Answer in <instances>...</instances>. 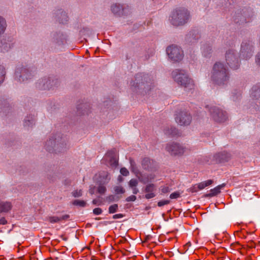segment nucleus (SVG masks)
<instances>
[{"mask_svg": "<svg viewBox=\"0 0 260 260\" xmlns=\"http://www.w3.org/2000/svg\"><path fill=\"white\" fill-rule=\"evenodd\" d=\"M176 122L181 126L189 125L192 119L191 116L185 111H181L176 114L175 117Z\"/></svg>", "mask_w": 260, "mask_h": 260, "instance_id": "0eeeda50", "label": "nucleus"}, {"mask_svg": "<svg viewBox=\"0 0 260 260\" xmlns=\"http://www.w3.org/2000/svg\"><path fill=\"white\" fill-rule=\"evenodd\" d=\"M225 184L223 183L221 185H219L216 187L214 188L213 189H211L210 190V193L208 194L209 197H213L217 195L220 192V190L224 188L225 186Z\"/></svg>", "mask_w": 260, "mask_h": 260, "instance_id": "2eb2a0df", "label": "nucleus"}, {"mask_svg": "<svg viewBox=\"0 0 260 260\" xmlns=\"http://www.w3.org/2000/svg\"><path fill=\"white\" fill-rule=\"evenodd\" d=\"M165 133L167 135L175 136L178 134V131L175 127H171L170 130H166Z\"/></svg>", "mask_w": 260, "mask_h": 260, "instance_id": "412c9836", "label": "nucleus"}, {"mask_svg": "<svg viewBox=\"0 0 260 260\" xmlns=\"http://www.w3.org/2000/svg\"><path fill=\"white\" fill-rule=\"evenodd\" d=\"M7 223V221L4 217H2L0 219V224L5 225Z\"/></svg>", "mask_w": 260, "mask_h": 260, "instance_id": "ea45409f", "label": "nucleus"}, {"mask_svg": "<svg viewBox=\"0 0 260 260\" xmlns=\"http://www.w3.org/2000/svg\"><path fill=\"white\" fill-rule=\"evenodd\" d=\"M118 206L117 204H114L110 206L109 208V213L110 214L114 213L118 210Z\"/></svg>", "mask_w": 260, "mask_h": 260, "instance_id": "5701e85b", "label": "nucleus"}, {"mask_svg": "<svg viewBox=\"0 0 260 260\" xmlns=\"http://www.w3.org/2000/svg\"><path fill=\"white\" fill-rule=\"evenodd\" d=\"M255 61L257 64L260 66V52L257 54Z\"/></svg>", "mask_w": 260, "mask_h": 260, "instance_id": "58836bf2", "label": "nucleus"}, {"mask_svg": "<svg viewBox=\"0 0 260 260\" xmlns=\"http://www.w3.org/2000/svg\"><path fill=\"white\" fill-rule=\"evenodd\" d=\"M213 182V181L212 180H208L207 181L197 184L198 186L197 187H198L199 190H202L206 187L211 185Z\"/></svg>", "mask_w": 260, "mask_h": 260, "instance_id": "f3484780", "label": "nucleus"}, {"mask_svg": "<svg viewBox=\"0 0 260 260\" xmlns=\"http://www.w3.org/2000/svg\"><path fill=\"white\" fill-rule=\"evenodd\" d=\"M235 21L237 22V23H238V21H237L236 19H235Z\"/></svg>", "mask_w": 260, "mask_h": 260, "instance_id": "8fccbe9b", "label": "nucleus"}, {"mask_svg": "<svg viewBox=\"0 0 260 260\" xmlns=\"http://www.w3.org/2000/svg\"><path fill=\"white\" fill-rule=\"evenodd\" d=\"M6 27V23L5 19L0 17V34L3 33Z\"/></svg>", "mask_w": 260, "mask_h": 260, "instance_id": "aec40b11", "label": "nucleus"}, {"mask_svg": "<svg viewBox=\"0 0 260 260\" xmlns=\"http://www.w3.org/2000/svg\"><path fill=\"white\" fill-rule=\"evenodd\" d=\"M124 216L123 214L119 213L115 214L113 216V219H117V218H122Z\"/></svg>", "mask_w": 260, "mask_h": 260, "instance_id": "4c0bfd02", "label": "nucleus"}, {"mask_svg": "<svg viewBox=\"0 0 260 260\" xmlns=\"http://www.w3.org/2000/svg\"><path fill=\"white\" fill-rule=\"evenodd\" d=\"M188 19V12L185 9H179L172 12L170 20L173 25L180 26L185 24Z\"/></svg>", "mask_w": 260, "mask_h": 260, "instance_id": "7ed1b4c3", "label": "nucleus"}, {"mask_svg": "<svg viewBox=\"0 0 260 260\" xmlns=\"http://www.w3.org/2000/svg\"><path fill=\"white\" fill-rule=\"evenodd\" d=\"M99 177L101 179L100 181L103 183H108L111 179L109 174L106 171L100 172L99 173Z\"/></svg>", "mask_w": 260, "mask_h": 260, "instance_id": "4468645a", "label": "nucleus"}, {"mask_svg": "<svg viewBox=\"0 0 260 260\" xmlns=\"http://www.w3.org/2000/svg\"><path fill=\"white\" fill-rule=\"evenodd\" d=\"M92 203L95 205H100L102 202L100 199H95L92 201Z\"/></svg>", "mask_w": 260, "mask_h": 260, "instance_id": "e433bc0d", "label": "nucleus"}, {"mask_svg": "<svg viewBox=\"0 0 260 260\" xmlns=\"http://www.w3.org/2000/svg\"><path fill=\"white\" fill-rule=\"evenodd\" d=\"M153 164V161L149 158H144L142 160V166L144 169H148L150 168Z\"/></svg>", "mask_w": 260, "mask_h": 260, "instance_id": "dca6fc26", "label": "nucleus"}, {"mask_svg": "<svg viewBox=\"0 0 260 260\" xmlns=\"http://www.w3.org/2000/svg\"><path fill=\"white\" fill-rule=\"evenodd\" d=\"M120 173L122 175L126 176L128 175L129 172L126 168H122L120 169Z\"/></svg>", "mask_w": 260, "mask_h": 260, "instance_id": "2f4dec72", "label": "nucleus"}, {"mask_svg": "<svg viewBox=\"0 0 260 260\" xmlns=\"http://www.w3.org/2000/svg\"><path fill=\"white\" fill-rule=\"evenodd\" d=\"M140 78L142 79V76L141 75H137L136 77V80L138 81Z\"/></svg>", "mask_w": 260, "mask_h": 260, "instance_id": "49530a36", "label": "nucleus"}, {"mask_svg": "<svg viewBox=\"0 0 260 260\" xmlns=\"http://www.w3.org/2000/svg\"><path fill=\"white\" fill-rule=\"evenodd\" d=\"M72 194L75 198L80 197L82 195V191L81 189L74 190Z\"/></svg>", "mask_w": 260, "mask_h": 260, "instance_id": "cd10ccee", "label": "nucleus"}, {"mask_svg": "<svg viewBox=\"0 0 260 260\" xmlns=\"http://www.w3.org/2000/svg\"><path fill=\"white\" fill-rule=\"evenodd\" d=\"M253 46L251 42H243L241 44L240 56L246 60L250 58L252 55Z\"/></svg>", "mask_w": 260, "mask_h": 260, "instance_id": "1a4fd4ad", "label": "nucleus"}, {"mask_svg": "<svg viewBox=\"0 0 260 260\" xmlns=\"http://www.w3.org/2000/svg\"><path fill=\"white\" fill-rule=\"evenodd\" d=\"M133 189V193L134 194H137L138 192H139V190L138 188H137L136 187H133L132 188Z\"/></svg>", "mask_w": 260, "mask_h": 260, "instance_id": "79ce46f5", "label": "nucleus"}, {"mask_svg": "<svg viewBox=\"0 0 260 260\" xmlns=\"http://www.w3.org/2000/svg\"><path fill=\"white\" fill-rule=\"evenodd\" d=\"M180 197V193L178 192H174L170 194V198L171 199H177Z\"/></svg>", "mask_w": 260, "mask_h": 260, "instance_id": "7c9ffc66", "label": "nucleus"}, {"mask_svg": "<svg viewBox=\"0 0 260 260\" xmlns=\"http://www.w3.org/2000/svg\"><path fill=\"white\" fill-rule=\"evenodd\" d=\"M155 196V194L154 192H148L146 193L145 194V198L147 199H151Z\"/></svg>", "mask_w": 260, "mask_h": 260, "instance_id": "72a5a7b5", "label": "nucleus"}, {"mask_svg": "<svg viewBox=\"0 0 260 260\" xmlns=\"http://www.w3.org/2000/svg\"><path fill=\"white\" fill-rule=\"evenodd\" d=\"M34 118H31L30 120H25V122H24V125L25 126H29V124H28V123H30V125H32L33 123H34Z\"/></svg>", "mask_w": 260, "mask_h": 260, "instance_id": "f704fd0d", "label": "nucleus"}, {"mask_svg": "<svg viewBox=\"0 0 260 260\" xmlns=\"http://www.w3.org/2000/svg\"><path fill=\"white\" fill-rule=\"evenodd\" d=\"M46 149H47L48 150H49V151H50V149H49L47 147H46Z\"/></svg>", "mask_w": 260, "mask_h": 260, "instance_id": "3c124183", "label": "nucleus"}, {"mask_svg": "<svg viewBox=\"0 0 260 260\" xmlns=\"http://www.w3.org/2000/svg\"><path fill=\"white\" fill-rule=\"evenodd\" d=\"M169 191V188L168 187H164L162 189V192L163 193H166L167 192Z\"/></svg>", "mask_w": 260, "mask_h": 260, "instance_id": "c03bdc74", "label": "nucleus"}, {"mask_svg": "<svg viewBox=\"0 0 260 260\" xmlns=\"http://www.w3.org/2000/svg\"><path fill=\"white\" fill-rule=\"evenodd\" d=\"M115 151H116L115 150H111V151H109L106 154V157H109L113 159V160H114L113 164L116 163V160L115 158H114V155H115Z\"/></svg>", "mask_w": 260, "mask_h": 260, "instance_id": "393cba45", "label": "nucleus"}, {"mask_svg": "<svg viewBox=\"0 0 260 260\" xmlns=\"http://www.w3.org/2000/svg\"><path fill=\"white\" fill-rule=\"evenodd\" d=\"M70 217V216L68 214L63 215L62 216H50L48 218V221L51 223H56L62 220H67Z\"/></svg>", "mask_w": 260, "mask_h": 260, "instance_id": "f8f14e48", "label": "nucleus"}, {"mask_svg": "<svg viewBox=\"0 0 260 260\" xmlns=\"http://www.w3.org/2000/svg\"><path fill=\"white\" fill-rule=\"evenodd\" d=\"M166 51L169 57L173 61H179L183 58V51L176 45L170 46L167 48Z\"/></svg>", "mask_w": 260, "mask_h": 260, "instance_id": "20e7f679", "label": "nucleus"}, {"mask_svg": "<svg viewBox=\"0 0 260 260\" xmlns=\"http://www.w3.org/2000/svg\"><path fill=\"white\" fill-rule=\"evenodd\" d=\"M107 190L106 187L103 184H100L97 189V191L101 194H104Z\"/></svg>", "mask_w": 260, "mask_h": 260, "instance_id": "b1692460", "label": "nucleus"}, {"mask_svg": "<svg viewBox=\"0 0 260 260\" xmlns=\"http://www.w3.org/2000/svg\"><path fill=\"white\" fill-rule=\"evenodd\" d=\"M170 201L169 200H161L158 202L157 205L159 207H161L166 205H168L170 203Z\"/></svg>", "mask_w": 260, "mask_h": 260, "instance_id": "c85d7f7f", "label": "nucleus"}, {"mask_svg": "<svg viewBox=\"0 0 260 260\" xmlns=\"http://www.w3.org/2000/svg\"><path fill=\"white\" fill-rule=\"evenodd\" d=\"M155 190V186L153 184H149L146 185L145 189V193L153 192Z\"/></svg>", "mask_w": 260, "mask_h": 260, "instance_id": "4be33fe9", "label": "nucleus"}, {"mask_svg": "<svg viewBox=\"0 0 260 260\" xmlns=\"http://www.w3.org/2000/svg\"><path fill=\"white\" fill-rule=\"evenodd\" d=\"M12 205L9 202H0V213L8 212L12 208Z\"/></svg>", "mask_w": 260, "mask_h": 260, "instance_id": "ddd939ff", "label": "nucleus"}, {"mask_svg": "<svg viewBox=\"0 0 260 260\" xmlns=\"http://www.w3.org/2000/svg\"><path fill=\"white\" fill-rule=\"evenodd\" d=\"M51 144V145H53V144H54V141L52 140H49V141H48L47 142H46V145H49V144Z\"/></svg>", "mask_w": 260, "mask_h": 260, "instance_id": "a18cd8bd", "label": "nucleus"}, {"mask_svg": "<svg viewBox=\"0 0 260 260\" xmlns=\"http://www.w3.org/2000/svg\"><path fill=\"white\" fill-rule=\"evenodd\" d=\"M143 78H144V80H146L148 78V77H146V76H144Z\"/></svg>", "mask_w": 260, "mask_h": 260, "instance_id": "de8ad7c7", "label": "nucleus"}, {"mask_svg": "<svg viewBox=\"0 0 260 260\" xmlns=\"http://www.w3.org/2000/svg\"><path fill=\"white\" fill-rule=\"evenodd\" d=\"M137 84H138V86H141V88H143V87L145 88H146L145 86L144 85V82H142L141 83H138V82H137Z\"/></svg>", "mask_w": 260, "mask_h": 260, "instance_id": "37998d69", "label": "nucleus"}, {"mask_svg": "<svg viewBox=\"0 0 260 260\" xmlns=\"http://www.w3.org/2000/svg\"><path fill=\"white\" fill-rule=\"evenodd\" d=\"M31 77V74L27 69L23 67L18 68L15 73V79L20 81H24L30 79Z\"/></svg>", "mask_w": 260, "mask_h": 260, "instance_id": "9d476101", "label": "nucleus"}, {"mask_svg": "<svg viewBox=\"0 0 260 260\" xmlns=\"http://www.w3.org/2000/svg\"><path fill=\"white\" fill-rule=\"evenodd\" d=\"M197 186H198L197 184L192 186L189 189V191L192 193L198 191L199 190V189Z\"/></svg>", "mask_w": 260, "mask_h": 260, "instance_id": "c756f323", "label": "nucleus"}, {"mask_svg": "<svg viewBox=\"0 0 260 260\" xmlns=\"http://www.w3.org/2000/svg\"><path fill=\"white\" fill-rule=\"evenodd\" d=\"M40 85H42V87H40V88L42 89H48L51 88L50 86V80L49 79H45L41 81V82L39 83Z\"/></svg>", "mask_w": 260, "mask_h": 260, "instance_id": "a211bd4d", "label": "nucleus"}, {"mask_svg": "<svg viewBox=\"0 0 260 260\" xmlns=\"http://www.w3.org/2000/svg\"><path fill=\"white\" fill-rule=\"evenodd\" d=\"M138 184V181L137 179H132L129 182V186L132 187H136Z\"/></svg>", "mask_w": 260, "mask_h": 260, "instance_id": "bb28decb", "label": "nucleus"}, {"mask_svg": "<svg viewBox=\"0 0 260 260\" xmlns=\"http://www.w3.org/2000/svg\"><path fill=\"white\" fill-rule=\"evenodd\" d=\"M230 78L227 68L221 62H216L213 68L211 80L213 83L218 85L226 84Z\"/></svg>", "mask_w": 260, "mask_h": 260, "instance_id": "f257e3e1", "label": "nucleus"}, {"mask_svg": "<svg viewBox=\"0 0 260 260\" xmlns=\"http://www.w3.org/2000/svg\"><path fill=\"white\" fill-rule=\"evenodd\" d=\"M93 213L95 215H100L102 213V210L100 208H96L93 209Z\"/></svg>", "mask_w": 260, "mask_h": 260, "instance_id": "473e14b6", "label": "nucleus"}, {"mask_svg": "<svg viewBox=\"0 0 260 260\" xmlns=\"http://www.w3.org/2000/svg\"><path fill=\"white\" fill-rule=\"evenodd\" d=\"M73 204L75 206H78L81 207L86 206V202L84 200H75L73 202Z\"/></svg>", "mask_w": 260, "mask_h": 260, "instance_id": "6ab92c4d", "label": "nucleus"}, {"mask_svg": "<svg viewBox=\"0 0 260 260\" xmlns=\"http://www.w3.org/2000/svg\"><path fill=\"white\" fill-rule=\"evenodd\" d=\"M209 111L211 117L216 122H222L228 118L226 112L216 107H211Z\"/></svg>", "mask_w": 260, "mask_h": 260, "instance_id": "6e6552de", "label": "nucleus"}, {"mask_svg": "<svg viewBox=\"0 0 260 260\" xmlns=\"http://www.w3.org/2000/svg\"><path fill=\"white\" fill-rule=\"evenodd\" d=\"M136 200V197L134 195H132L126 199V202L135 201Z\"/></svg>", "mask_w": 260, "mask_h": 260, "instance_id": "c9c22d12", "label": "nucleus"}, {"mask_svg": "<svg viewBox=\"0 0 260 260\" xmlns=\"http://www.w3.org/2000/svg\"><path fill=\"white\" fill-rule=\"evenodd\" d=\"M225 60L227 64L233 69H237L240 66V63L235 51L233 49L229 50L225 53Z\"/></svg>", "mask_w": 260, "mask_h": 260, "instance_id": "423d86ee", "label": "nucleus"}, {"mask_svg": "<svg viewBox=\"0 0 260 260\" xmlns=\"http://www.w3.org/2000/svg\"><path fill=\"white\" fill-rule=\"evenodd\" d=\"M172 75L174 81L179 85L188 89H191L193 87L192 80L184 70H175L172 72Z\"/></svg>", "mask_w": 260, "mask_h": 260, "instance_id": "f03ea898", "label": "nucleus"}, {"mask_svg": "<svg viewBox=\"0 0 260 260\" xmlns=\"http://www.w3.org/2000/svg\"><path fill=\"white\" fill-rule=\"evenodd\" d=\"M114 190L117 194L123 193L125 192L124 189L120 186H117L114 187Z\"/></svg>", "mask_w": 260, "mask_h": 260, "instance_id": "a878e982", "label": "nucleus"}, {"mask_svg": "<svg viewBox=\"0 0 260 260\" xmlns=\"http://www.w3.org/2000/svg\"><path fill=\"white\" fill-rule=\"evenodd\" d=\"M63 15L64 17H67V16H66V15L65 14V13H64L63 14Z\"/></svg>", "mask_w": 260, "mask_h": 260, "instance_id": "09e8293b", "label": "nucleus"}, {"mask_svg": "<svg viewBox=\"0 0 260 260\" xmlns=\"http://www.w3.org/2000/svg\"><path fill=\"white\" fill-rule=\"evenodd\" d=\"M166 150L170 153L171 155L180 156L186 153L187 151V148L177 143H170L167 145Z\"/></svg>", "mask_w": 260, "mask_h": 260, "instance_id": "39448f33", "label": "nucleus"}, {"mask_svg": "<svg viewBox=\"0 0 260 260\" xmlns=\"http://www.w3.org/2000/svg\"><path fill=\"white\" fill-rule=\"evenodd\" d=\"M114 196L113 195H110L107 198V200L109 201L110 202H112L114 200Z\"/></svg>", "mask_w": 260, "mask_h": 260, "instance_id": "a19ab883", "label": "nucleus"}, {"mask_svg": "<svg viewBox=\"0 0 260 260\" xmlns=\"http://www.w3.org/2000/svg\"><path fill=\"white\" fill-rule=\"evenodd\" d=\"M111 10L115 15L119 16L127 15L131 11L128 6H123L117 4L112 6Z\"/></svg>", "mask_w": 260, "mask_h": 260, "instance_id": "9b49d317", "label": "nucleus"}]
</instances>
